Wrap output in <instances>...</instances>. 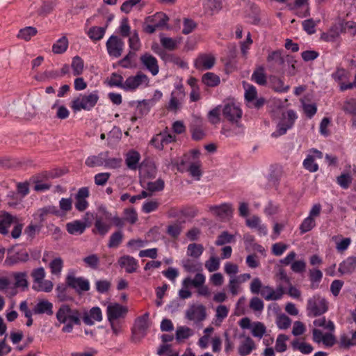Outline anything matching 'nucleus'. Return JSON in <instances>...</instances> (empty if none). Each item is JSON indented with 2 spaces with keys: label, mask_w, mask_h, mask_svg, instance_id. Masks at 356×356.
<instances>
[{
  "label": "nucleus",
  "mask_w": 356,
  "mask_h": 356,
  "mask_svg": "<svg viewBox=\"0 0 356 356\" xmlns=\"http://www.w3.org/2000/svg\"><path fill=\"white\" fill-rule=\"evenodd\" d=\"M186 315L191 321H202L207 317L206 308L202 305H192L187 309Z\"/></svg>",
  "instance_id": "14"
},
{
  "label": "nucleus",
  "mask_w": 356,
  "mask_h": 356,
  "mask_svg": "<svg viewBox=\"0 0 356 356\" xmlns=\"http://www.w3.org/2000/svg\"><path fill=\"white\" fill-rule=\"evenodd\" d=\"M276 323L280 329L285 330L290 327L291 321L286 315L281 314L277 317Z\"/></svg>",
  "instance_id": "61"
},
{
  "label": "nucleus",
  "mask_w": 356,
  "mask_h": 356,
  "mask_svg": "<svg viewBox=\"0 0 356 356\" xmlns=\"http://www.w3.org/2000/svg\"><path fill=\"white\" fill-rule=\"evenodd\" d=\"M190 163H192L191 161V155L190 154H184L181 159L179 161L176 162L177 169L179 172L186 171L190 166Z\"/></svg>",
  "instance_id": "48"
},
{
  "label": "nucleus",
  "mask_w": 356,
  "mask_h": 356,
  "mask_svg": "<svg viewBox=\"0 0 356 356\" xmlns=\"http://www.w3.org/2000/svg\"><path fill=\"white\" fill-rule=\"evenodd\" d=\"M289 339V337L283 334H279L275 343V350L277 352L283 353L286 350V341Z\"/></svg>",
  "instance_id": "52"
},
{
  "label": "nucleus",
  "mask_w": 356,
  "mask_h": 356,
  "mask_svg": "<svg viewBox=\"0 0 356 356\" xmlns=\"http://www.w3.org/2000/svg\"><path fill=\"white\" fill-rule=\"evenodd\" d=\"M17 218L16 216L5 211H0V234L3 236L8 235L9 228L14 222H17Z\"/></svg>",
  "instance_id": "12"
},
{
  "label": "nucleus",
  "mask_w": 356,
  "mask_h": 356,
  "mask_svg": "<svg viewBox=\"0 0 356 356\" xmlns=\"http://www.w3.org/2000/svg\"><path fill=\"white\" fill-rule=\"evenodd\" d=\"M67 286L74 289L79 294L90 290L89 281L83 277H75L73 274H68L65 278Z\"/></svg>",
  "instance_id": "7"
},
{
  "label": "nucleus",
  "mask_w": 356,
  "mask_h": 356,
  "mask_svg": "<svg viewBox=\"0 0 356 356\" xmlns=\"http://www.w3.org/2000/svg\"><path fill=\"white\" fill-rule=\"evenodd\" d=\"M86 228V224L81 220H74L66 224V229L69 234L72 235H80L83 234Z\"/></svg>",
  "instance_id": "24"
},
{
  "label": "nucleus",
  "mask_w": 356,
  "mask_h": 356,
  "mask_svg": "<svg viewBox=\"0 0 356 356\" xmlns=\"http://www.w3.org/2000/svg\"><path fill=\"white\" fill-rule=\"evenodd\" d=\"M136 56V52L129 51V52L119 61V65L124 68L132 67V59Z\"/></svg>",
  "instance_id": "60"
},
{
  "label": "nucleus",
  "mask_w": 356,
  "mask_h": 356,
  "mask_svg": "<svg viewBox=\"0 0 356 356\" xmlns=\"http://www.w3.org/2000/svg\"><path fill=\"white\" fill-rule=\"evenodd\" d=\"M68 40L66 36L58 39L52 46V51L54 54H59L64 53L68 47Z\"/></svg>",
  "instance_id": "37"
},
{
  "label": "nucleus",
  "mask_w": 356,
  "mask_h": 356,
  "mask_svg": "<svg viewBox=\"0 0 356 356\" xmlns=\"http://www.w3.org/2000/svg\"><path fill=\"white\" fill-rule=\"evenodd\" d=\"M220 111H221V106H218L209 112L208 115H207L208 120L212 124H216L220 122Z\"/></svg>",
  "instance_id": "50"
},
{
  "label": "nucleus",
  "mask_w": 356,
  "mask_h": 356,
  "mask_svg": "<svg viewBox=\"0 0 356 356\" xmlns=\"http://www.w3.org/2000/svg\"><path fill=\"white\" fill-rule=\"evenodd\" d=\"M316 225L315 220L310 216L305 218L301 225H300V231L301 234H305L312 230Z\"/></svg>",
  "instance_id": "45"
},
{
  "label": "nucleus",
  "mask_w": 356,
  "mask_h": 356,
  "mask_svg": "<svg viewBox=\"0 0 356 356\" xmlns=\"http://www.w3.org/2000/svg\"><path fill=\"white\" fill-rule=\"evenodd\" d=\"M129 46L133 51H137L140 48V42L138 37V34L135 31L133 35L129 38Z\"/></svg>",
  "instance_id": "64"
},
{
  "label": "nucleus",
  "mask_w": 356,
  "mask_h": 356,
  "mask_svg": "<svg viewBox=\"0 0 356 356\" xmlns=\"http://www.w3.org/2000/svg\"><path fill=\"white\" fill-rule=\"evenodd\" d=\"M111 225L104 222L102 218H97L95 223L92 233H98L102 236H104L110 230Z\"/></svg>",
  "instance_id": "29"
},
{
  "label": "nucleus",
  "mask_w": 356,
  "mask_h": 356,
  "mask_svg": "<svg viewBox=\"0 0 356 356\" xmlns=\"http://www.w3.org/2000/svg\"><path fill=\"white\" fill-rule=\"evenodd\" d=\"M124 43L116 35H111L106 43L108 54L110 56L119 58L123 51Z\"/></svg>",
  "instance_id": "9"
},
{
  "label": "nucleus",
  "mask_w": 356,
  "mask_h": 356,
  "mask_svg": "<svg viewBox=\"0 0 356 356\" xmlns=\"http://www.w3.org/2000/svg\"><path fill=\"white\" fill-rule=\"evenodd\" d=\"M149 317V314L145 313L143 316L138 318L136 321V327L138 331L145 332L148 328L147 320Z\"/></svg>",
  "instance_id": "51"
},
{
  "label": "nucleus",
  "mask_w": 356,
  "mask_h": 356,
  "mask_svg": "<svg viewBox=\"0 0 356 356\" xmlns=\"http://www.w3.org/2000/svg\"><path fill=\"white\" fill-rule=\"evenodd\" d=\"M90 195V191L88 187H82L79 189L75 195V208L79 211H84L89 206L87 198Z\"/></svg>",
  "instance_id": "11"
},
{
  "label": "nucleus",
  "mask_w": 356,
  "mask_h": 356,
  "mask_svg": "<svg viewBox=\"0 0 356 356\" xmlns=\"http://www.w3.org/2000/svg\"><path fill=\"white\" fill-rule=\"evenodd\" d=\"M254 348V341L250 337H247L238 347V354L241 356L248 355Z\"/></svg>",
  "instance_id": "30"
},
{
  "label": "nucleus",
  "mask_w": 356,
  "mask_h": 356,
  "mask_svg": "<svg viewBox=\"0 0 356 356\" xmlns=\"http://www.w3.org/2000/svg\"><path fill=\"white\" fill-rule=\"evenodd\" d=\"M222 8V0H209L207 3V9L211 12V15L218 13Z\"/></svg>",
  "instance_id": "57"
},
{
  "label": "nucleus",
  "mask_w": 356,
  "mask_h": 356,
  "mask_svg": "<svg viewBox=\"0 0 356 356\" xmlns=\"http://www.w3.org/2000/svg\"><path fill=\"white\" fill-rule=\"evenodd\" d=\"M216 58L211 55H202L195 61L197 68L203 67L205 70L211 69L215 64Z\"/></svg>",
  "instance_id": "26"
},
{
  "label": "nucleus",
  "mask_w": 356,
  "mask_h": 356,
  "mask_svg": "<svg viewBox=\"0 0 356 356\" xmlns=\"http://www.w3.org/2000/svg\"><path fill=\"white\" fill-rule=\"evenodd\" d=\"M342 32H343V31L341 24H336L331 26L327 32L323 33L321 35V38L327 42H332L339 37Z\"/></svg>",
  "instance_id": "22"
},
{
  "label": "nucleus",
  "mask_w": 356,
  "mask_h": 356,
  "mask_svg": "<svg viewBox=\"0 0 356 356\" xmlns=\"http://www.w3.org/2000/svg\"><path fill=\"white\" fill-rule=\"evenodd\" d=\"M99 99V92L95 90L90 93L79 95V97L72 101L71 108L74 112L81 110L89 111L95 106Z\"/></svg>",
  "instance_id": "3"
},
{
  "label": "nucleus",
  "mask_w": 356,
  "mask_h": 356,
  "mask_svg": "<svg viewBox=\"0 0 356 356\" xmlns=\"http://www.w3.org/2000/svg\"><path fill=\"white\" fill-rule=\"evenodd\" d=\"M252 80L260 86H265L267 83L266 75L264 68L261 66L257 67L252 74Z\"/></svg>",
  "instance_id": "34"
},
{
  "label": "nucleus",
  "mask_w": 356,
  "mask_h": 356,
  "mask_svg": "<svg viewBox=\"0 0 356 356\" xmlns=\"http://www.w3.org/2000/svg\"><path fill=\"white\" fill-rule=\"evenodd\" d=\"M71 65L74 76H79L82 74L84 64L83 60L81 57L78 56L74 57Z\"/></svg>",
  "instance_id": "41"
},
{
  "label": "nucleus",
  "mask_w": 356,
  "mask_h": 356,
  "mask_svg": "<svg viewBox=\"0 0 356 356\" xmlns=\"http://www.w3.org/2000/svg\"><path fill=\"white\" fill-rule=\"evenodd\" d=\"M153 51L165 63H172L181 68L187 67V63L176 54L168 53L160 47H158V51L153 48Z\"/></svg>",
  "instance_id": "13"
},
{
  "label": "nucleus",
  "mask_w": 356,
  "mask_h": 356,
  "mask_svg": "<svg viewBox=\"0 0 356 356\" xmlns=\"http://www.w3.org/2000/svg\"><path fill=\"white\" fill-rule=\"evenodd\" d=\"M108 155L109 152L106 151L99 153L98 155L90 156L86 159L85 164L90 168L102 165L104 166L105 160L106 159V156Z\"/></svg>",
  "instance_id": "21"
},
{
  "label": "nucleus",
  "mask_w": 356,
  "mask_h": 356,
  "mask_svg": "<svg viewBox=\"0 0 356 356\" xmlns=\"http://www.w3.org/2000/svg\"><path fill=\"white\" fill-rule=\"evenodd\" d=\"M303 166L311 172H315L318 170V165L315 163L314 156L308 155L303 161Z\"/></svg>",
  "instance_id": "55"
},
{
  "label": "nucleus",
  "mask_w": 356,
  "mask_h": 356,
  "mask_svg": "<svg viewBox=\"0 0 356 356\" xmlns=\"http://www.w3.org/2000/svg\"><path fill=\"white\" fill-rule=\"evenodd\" d=\"M202 82L209 87H216L219 85L220 77L213 72H207L202 77Z\"/></svg>",
  "instance_id": "36"
},
{
  "label": "nucleus",
  "mask_w": 356,
  "mask_h": 356,
  "mask_svg": "<svg viewBox=\"0 0 356 356\" xmlns=\"http://www.w3.org/2000/svg\"><path fill=\"white\" fill-rule=\"evenodd\" d=\"M38 33V30L33 26H26L21 29L17 35V38L24 40L25 41H29L32 37L35 36Z\"/></svg>",
  "instance_id": "33"
},
{
  "label": "nucleus",
  "mask_w": 356,
  "mask_h": 356,
  "mask_svg": "<svg viewBox=\"0 0 356 356\" xmlns=\"http://www.w3.org/2000/svg\"><path fill=\"white\" fill-rule=\"evenodd\" d=\"M286 60L289 63L296 62L293 60V57L290 55L284 56L283 49H277L272 51H268L266 57V61L270 68H275V67H283Z\"/></svg>",
  "instance_id": "5"
},
{
  "label": "nucleus",
  "mask_w": 356,
  "mask_h": 356,
  "mask_svg": "<svg viewBox=\"0 0 356 356\" xmlns=\"http://www.w3.org/2000/svg\"><path fill=\"white\" fill-rule=\"evenodd\" d=\"M141 63L151 72L156 76L159 72V67L156 58L149 53L141 55L140 58Z\"/></svg>",
  "instance_id": "15"
},
{
  "label": "nucleus",
  "mask_w": 356,
  "mask_h": 356,
  "mask_svg": "<svg viewBox=\"0 0 356 356\" xmlns=\"http://www.w3.org/2000/svg\"><path fill=\"white\" fill-rule=\"evenodd\" d=\"M165 186L164 181L161 179H158L155 181H149L147 184V189L151 193L154 192L161 191Z\"/></svg>",
  "instance_id": "47"
},
{
  "label": "nucleus",
  "mask_w": 356,
  "mask_h": 356,
  "mask_svg": "<svg viewBox=\"0 0 356 356\" xmlns=\"http://www.w3.org/2000/svg\"><path fill=\"white\" fill-rule=\"evenodd\" d=\"M149 79L148 76L141 72H137L135 76H130L124 81V90L134 91L140 85L145 83L148 85Z\"/></svg>",
  "instance_id": "8"
},
{
  "label": "nucleus",
  "mask_w": 356,
  "mask_h": 356,
  "mask_svg": "<svg viewBox=\"0 0 356 356\" xmlns=\"http://www.w3.org/2000/svg\"><path fill=\"white\" fill-rule=\"evenodd\" d=\"M266 327L261 322H256L254 323L252 334L255 337L261 338L266 332Z\"/></svg>",
  "instance_id": "62"
},
{
  "label": "nucleus",
  "mask_w": 356,
  "mask_h": 356,
  "mask_svg": "<svg viewBox=\"0 0 356 356\" xmlns=\"http://www.w3.org/2000/svg\"><path fill=\"white\" fill-rule=\"evenodd\" d=\"M67 287H69L65 282V284L60 283L57 285L56 288V291L57 294V298L60 301H65L68 300V296L67 294Z\"/></svg>",
  "instance_id": "53"
},
{
  "label": "nucleus",
  "mask_w": 356,
  "mask_h": 356,
  "mask_svg": "<svg viewBox=\"0 0 356 356\" xmlns=\"http://www.w3.org/2000/svg\"><path fill=\"white\" fill-rule=\"evenodd\" d=\"M124 238L123 232L121 230L113 232L108 240V247L109 248H116L122 242Z\"/></svg>",
  "instance_id": "38"
},
{
  "label": "nucleus",
  "mask_w": 356,
  "mask_h": 356,
  "mask_svg": "<svg viewBox=\"0 0 356 356\" xmlns=\"http://www.w3.org/2000/svg\"><path fill=\"white\" fill-rule=\"evenodd\" d=\"M118 264L122 268H124L126 273H134L138 267V261L130 255H124L119 258Z\"/></svg>",
  "instance_id": "16"
},
{
  "label": "nucleus",
  "mask_w": 356,
  "mask_h": 356,
  "mask_svg": "<svg viewBox=\"0 0 356 356\" xmlns=\"http://www.w3.org/2000/svg\"><path fill=\"white\" fill-rule=\"evenodd\" d=\"M161 44L164 49L173 51L177 47V42L172 38L161 37Z\"/></svg>",
  "instance_id": "56"
},
{
  "label": "nucleus",
  "mask_w": 356,
  "mask_h": 356,
  "mask_svg": "<svg viewBox=\"0 0 356 356\" xmlns=\"http://www.w3.org/2000/svg\"><path fill=\"white\" fill-rule=\"evenodd\" d=\"M56 317L60 324H63L62 332L70 333L74 325H81V314L77 309H72L68 305H62L58 309Z\"/></svg>",
  "instance_id": "1"
},
{
  "label": "nucleus",
  "mask_w": 356,
  "mask_h": 356,
  "mask_svg": "<svg viewBox=\"0 0 356 356\" xmlns=\"http://www.w3.org/2000/svg\"><path fill=\"white\" fill-rule=\"evenodd\" d=\"M14 278L15 280V287L22 288L23 290L28 287V281L26 273H17L14 275Z\"/></svg>",
  "instance_id": "43"
},
{
  "label": "nucleus",
  "mask_w": 356,
  "mask_h": 356,
  "mask_svg": "<svg viewBox=\"0 0 356 356\" xmlns=\"http://www.w3.org/2000/svg\"><path fill=\"white\" fill-rule=\"evenodd\" d=\"M140 159V154L136 151H131L127 155L126 164L129 169L136 170Z\"/></svg>",
  "instance_id": "35"
},
{
  "label": "nucleus",
  "mask_w": 356,
  "mask_h": 356,
  "mask_svg": "<svg viewBox=\"0 0 356 356\" xmlns=\"http://www.w3.org/2000/svg\"><path fill=\"white\" fill-rule=\"evenodd\" d=\"M34 314H47L51 316L53 312V304L47 300H41L35 305L33 309Z\"/></svg>",
  "instance_id": "20"
},
{
  "label": "nucleus",
  "mask_w": 356,
  "mask_h": 356,
  "mask_svg": "<svg viewBox=\"0 0 356 356\" xmlns=\"http://www.w3.org/2000/svg\"><path fill=\"white\" fill-rule=\"evenodd\" d=\"M291 346L294 350H298L303 354H309L314 350L311 344L305 342H299L298 340L293 341L291 342Z\"/></svg>",
  "instance_id": "40"
},
{
  "label": "nucleus",
  "mask_w": 356,
  "mask_h": 356,
  "mask_svg": "<svg viewBox=\"0 0 356 356\" xmlns=\"http://www.w3.org/2000/svg\"><path fill=\"white\" fill-rule=\"evenodd\" d=\"M269 87L279 92H285L289 89V86H285L283 80L276 76H270Z\"/></svg>",
  "instance_id": "27"
},
{
  "label": "nucleus",
  "mask_w": 356,
  "mask_h": 356,
  "mask_svg": "<svg viewBox=\"0 0 356 356\" xmlns=\"http://www.w3.org/2000/svg\"><path fill=\"white\" fill-rule=\"evenodd\" d=\"M184 90L183 86H177L176 90L171 93L170 99L168 106L170 111H176L179 108L180 100L184 97Z\"/></svg>",
  "instance_id": "17"
},
{
  "label": "nucleus",
  "mask_w": 356,
  "mask_h": 356,
  "mask_svg": "<svg viewBox=\"0 0 356 356\" xmlns=\"http://www.w3.org/2000/svg\"><path fill=\"white\" fill-rule=\"evenodd\" d=\"M327 309V302L324 298L318 295L314 296L307 300V309L309 316H321L325 313Z\"/></svg>",
  "instance_id": "4"
},
{
  "label": "nucleus",
  "mask_w": 356,
  "mask_h": 356,
  "mask_svg": "<svg viewBox=\"0 0 356 356\" xmlns=\"http://www.w3.org/2000/svg\"><path fill=\"white\" fill-rule=\"evenodd\" d=\"M323 277L322 272L318 269L309 270V280L311 282V288L316 289L318 287V283Z\"/></svg>",
  "instance_id": "39"
},
{
  "label": "nucleus",
  "mask_w": 356,
  "mask_h": 356,
  "mask_svg": "<svg viewBox=\"0 0 356 356\" xmlns=\"http://www.w3.org/2000/svg\"><path fill=\"white\" fill-rule=\"evenodd\" d=\"M222 112L225 119L232 124H235L236 129H232L222 127L221 134L225 135L227 137H231L241 134L243 132V125L239 121L242 117V111L239 106L233 103L227 104L222 108Z\"/></svg>",
  "instance_id": "2"
},
{
  "label": "nucleus",
  "mask_w": 356,
  "mask_h": 356,
  "mask_svg": "<svg viewBox=\"0 0 356 356\" xmlns=\"http://www.w3.org/2000/svg\"><path fill=\"white\" fill-rule=\"evenodd\" d=\"M108 25L104 27L100 26H92L87 31V35L93 42L99 41L102 40L105 35Z\"/></svg>",
  "instance_id": "28"
},
{
  "label": "nucleus",
  "mask_w": 356,
  "mask_h": 356,
  "mask_svg": "<svg viewBox=\"0 0 356 356\" xmlns=\"http://www.w3.org/2000/svg\"><path fill=\"white\" fill-rule=\"evenodd\" d=\"M86 265L92 269H97L99 265V258L96 254H90L83 259Z\"/></svg>",
  "instance_id": "46"
},
{
  "label": "nucleus",
  "mask_w": 356,
  "mask_h": 356,
  "mask_svg": "<svg viewBox=\"0 0 356 356\" xmlns=\"http://www.w3.org/2000/svg\"><path fill=\"white\" fill-rule=\"evenodd\" d=\"M209 210L222 220L229 218L233 212L232 206L229 204H222L219 206H211Z\"/></svg>",
  "instance_id": "19"
},
{
  "label": "nucleus",
  "mask_w": 356,
  "mask_h": 356,
  "mask_svg": "<svg viewBox=\"0 0 356 356\" xmlns=\"http://www.w3.org/2000/svg\"><path fill=\"white\" fill-rule=\"evenodd\" d=\"M204 247L200 243H190L187 247V255L193 259H198L204 252Z\"/></svg>",
  "instance_id": "32"
},
{
  "label": "nucleus",
  "mask_w": 356,
  "mask_h": 356,
  "mask_svg": "<svg viewBox=\"0 0 356 356\" xmlns=\"http://www.w3.org/2000/svg\"><path fill=\"white\" fill-rule=\"evenodd\" d=\"M128 309L126 307L122 306L118 303L111 304L108 305L106 312L108 321H115L120 318H124Z\"/></svg>",
  "instance_id": "10"
},
{
  "label": "nucleus",
  "mask_w": 356,
  "mask_h": 356,
  "mask_svg": "<svg viewBox=\"0 0 356 356\" xmlns=\"http://www.w3.org/2000/svg\"><path fill=\"white\" fill-rule=\"evenodd\" d=\"M63 267V261L60 257L53 259L49 264L51 273L53 275H60Z\"/></svg>",
  "instance_id": "44"
},
{
  "label": "nucleus",
  "mask_w": 356,
  "mask_h": 356,
  "mask_svg": "<svg viewBox=\"0 0 356 356\" xmlns=\"http://www.w3.org/2000/svg\"><path fill=\"white\" fill-rule=\"evenodd\" d=\"M111 177L109 172H100L97 173L94 177L95 184L97 186H104L108 181Z\"/></svg>",
  "instance_id": "63"
},
{
  "label": "nucleus",
  "mask_w": 356,
  "mask_h": 356,
  "mask_svg": "<svg viewBox=\"0 0 356 356\" xmlns=\"http://www.w3.org/2000/svg\"><path fill=\"white\" fill-rule=\"evenodd\" d=\"M193 334L191 328L185 326L179 327L176 331V339L177 340L188 339Z\"/></svg>",
  "instance_id": "59"
},
{
  "label": "nucleus",
  "mask_w": 356,
  "mask_h": 356,
  "mask_svg": "<svg viewBox=\"0 0 356 356\" xmlns=\"http://www.w3.org/2000/svg\"><path fill=\"white\" fill-rule=\"evenodd\" d=\"M168 20L169 17L166 14L162 12L156 13L154 15L149 16L146 18V21L153 23L158 29L164 27Z\"/></svg>",
  "instance_id": "25"
},
{
  "label": "nucleus",
  "mask_w": 356,
  "mask_h": 356,
  "mask_svg": "<svg viewBox=\"0 0 356 356\" xmlns=\"http://www.w3.org/2000/svg\"><path fill=\"white\" fill-rule=\"evenodd\" d=\"M123 77L122 75L117 73H112L109 80L108 81V85L111 87H118L124 90V82L123 83Z\"/></svg>",
  "instance_id": "42"
},
{
  "label": "nucleus",
  "mask_w": 356,
  "mask_h": 356,
  "mask_svg": "<svg viewBox=\"0 0 356 356\" xmlns=\"http://www.w3.org/2000/svg\"><path fill=\"white\" fill-rule=\"evenodd\" d=\"M82 318L86 325H92L95 321L99 322L102 320V311L99 307H94L88 312H84Z\"/></svg>",
  "instance_id": "18"
},
{
  "label": "nucleus",
  "mask_w": 356,
  "mask_h": 356,
  "mask_svg": "<svg viewBox=\"0 0 356 356\" xmlns=\"http://www.w3.org/2000/svg\"><path fill=\"white\" fill-rule=\"evenodd\" d=\"M356 269V257H349L339 264V271L341 274H351Z\"/></svg>",
  "instance_id": "23"
},
{
  "label": "nucleus",
  "mask_w": 356,
  "mask_h": 356,
  "mask_svg": "<svg viewBox=\"0 0 356 356\" xmlns=\"http://www.w3.org/2000/svg\"><path fill=\"white\" fill-rule=\"evenodd\" d=\"M184 269L188 273L200 271L202 269V264L191 259H185L181 261Z\"/></svg>",
  "instance_id": "31"
},
{
  "label": "nucleus",
  "mask_w": 356,
  "mask_h": 356,
  "mask_svg": "<svg viewBox=\"0 0 356 356\" xmlns=\"http://www.w3.org/2000/svg\"><path fill=\"white\" fill-rule=\"evenodd\" d=\"M54 284L51 281L43 280L41 282H38L36 286H33V289L38 291L50 292L53 289Z\"/></svg>",
  "instance_id": "58"
},
{
  "label": "nucleus",
  "mask_w": 356,
  "mask_h": 356,
  "mask_svg": "<svg viewBox=\"0 0 356 356\" xmlns=\"http://www.w3.org/2000/svg\"><path fill=\"white\" fill-rule=\"evenodd\" d=\"M182 231V226L181 222H176L172 225H170L167 228V233L171 237L177 238Z\"/></svg>",
  "instance_id": "54"
},
{
  "label": "nucleus",
  "mask_w": 356,
  "mask_h": 356,
  "mask_svg": "<svg viewBox=\"0 0 356 356\" xmlns=\"http://www.w3.org/2000/svg\"><path fill=\"white\" fill-rule=\"evenodd\" d=\"M232 241H234V235L230 234L227 231H224L218 236L215 244L218 246H221L225 244L229 243Z\"/></svg>",
  "instance_id": "49"
},
{
  "label": "nucleus",
  "mask_w": 356,
  "mask_h": 356,
  "mask_svg": "<svg viewBox=\"0 0 356 356\" xmlns=\"http://www.w3.org/2000/svg\"><path fill=\"white\" fill-rule=\"evenodd\" d=\"M297 118V115L293 110H289L286 113V118L283 119L277 125V129L272 134L273 137H278L285 134L288 129H291Z\"/></svg>",
  "instance_id": "6"
}]
</instances>
